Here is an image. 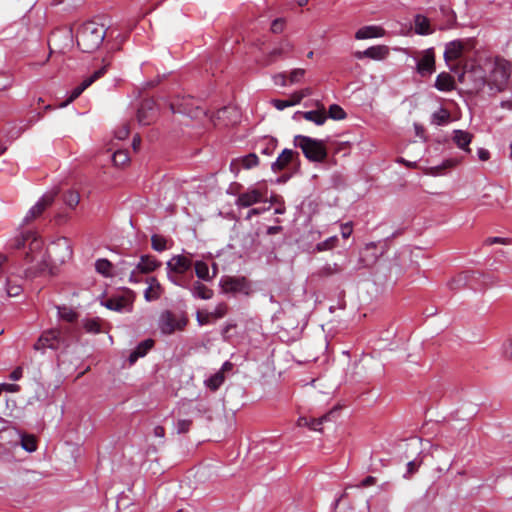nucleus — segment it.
<instances>
[{
	"mask_svg": "<svg viewBox=\"0 0 512 512\" xmlns=\"http://www.w3.org/2000/svg\"><path fill=\"white\" fill-rule=\"evenodd\" d=\"M159 108L153 99H144L137 111V120L140 125H150L158 116Z\"/></svg>",
	"mask_w": 512,
	"mask_h": 512,
	"instance_id": "14",
	"label": "nucleus"
},
{
	"mask_svg": "<svg viewBox=\"0 0 512 512\" xmlns=\"http://www.w3.org/2000/svg\"><path fill=\"white\" fill-rule=\"evenodd\" d=\"M292 50V44L287 40H282L277 43L266 55L263 60L264 65H270L283 56L287 55Z\"/></svg>",
	"mask_w": 512,
	"mask_h": 512,
	"instance_id": "15",
	"label": "nucleus"
},
{
	"mask_svg": "<svg viewBox=\"0 0 512 512\" xmlns=\"http://www.w3.org/2000/svg\"><path fill=\"white\" fill-rule=\"evenodd\" d=\"M58 318L62 321L73 323L78 319V313L71 307L62 305L57 306Z\"/></svg>",
	"mask_w": 512,
	"mask_h": 512,
	"instance_id": "33",
	"label": "nucleus"
},
{
	"mask_svg": "<svg viewBox=\"0 0 512 512\" xmlns=\"http://www.w3.org/2000/svg\"><path fill=\"white\" fill-rule=\"evenodd\" d=\"M297 115H301L305 120L313 122L318 126L323 125L327 120V115L324 110H311L305 112L297 111L294 117Z\"/></svg>",
	"mask_w": 512,
	"mask_h": 512,
	"instance_id": "28",
	"label": "nucleus"
},
{
	"mask_svg": "<svg viewBox=\"0 0 512 512\" xmlns=\"http://www.w3.org/2000/svg\"><path fill=\"white\" fill-rule=\"evenodd\" d=\"M96 271L104 277H112V263L104 258L98 259L95 262Z\"/></svg>",
	"mask_w": 512,
	"mask_h": 512,
	"instance_id": "39",
	"label": "nucleus"
},
{
	"mask_svg": "<svg viewBox=\"0 0 512 512\" xmlns=\"http://www.w3.org/2000/svg\"><path fill=\"white\" fill-rule=\"evenodd\" d=\"M385 35V30L377 25H368L361 27L355 33V38L357 40L363 39H371V38H380Z\"/></svg>",
	"mask_w": 512,
	"mask_h": 512,
	"instance_id": "22",
	"label": "nucleus"
},
{
	"mask_svg": "<svg viewBox=\"0 0 512 512\" xmlns=\"http://www.w3.org/2000/svg\"><path fill=\"white\" fill-rule=\"evenodd\" d=\"M489 76L488 86L496 92L504 91L511 76L512 66L510 62L504 58L496 57L494 60L488 61Z\"/></svg>",
	"mask_w": 512,
	"mask_h": 512,
	"instance_id": "2",
	"label": "nucleus"
},
{
	"mask_svg": "<svg viewBox=\"0 0 512 512\" xmlns=\"http://www.w3.org/2000/svg\"><path fill=\"white\" fill-rule=\"evenodd\" d=\"M154 341L152 339H146L140 342L136 348L130 353L128 361L130 365L136 363L139 358L144 357L153 347Z\"/></svg>",
	"mask_w": 512,
	"mask_h": 512,
	"instance_id": "24",
	"label": "nucleus"
},
{
	"mask_svg": "<svg viewBox=\"0 0 512 512\" xmlns=\"http://www.w3.org/2000/svg\"><path fill=\"white\" fill-rule=\"evenodd\" d=\"M30 124L20 125V126H13L11 129L7 132V136L11 139L18 138L23 131H25Z\"/></svg>",
	"mask_w": 512,
	"mask_h": 512,
	"instance_id": "51",
	"label": "nucleus"
},
{
	"mask_svg": "<svg viewBox=\"0 0 512 512\" xmlns=\"http://www.w3.org/2000/svg\"><path fill=\"white\" fill-rule=\"evenodd\" d=\"M415 32L419 35H428L433 32L430 28V23L427 17L423 15H416L414 19Z\"/></svg>",
	"mask_w": 512,
	"mask_h": 512,
	"instance_id": "32",
	"label": "nucleus"
},
{
	"mask_svg": "<svg viewBox=\"0 0 512 512\" xmlns=\"http://www.w3.org/2000/svg\"><path fill=\"white\" fill-rule=\"evenodd\" d=\"M196 276L203 281H211L214 276H210L208 264L204 261H196L194 264ZM215 275V273L213 274Z\"/></svg>",
	"mask_w": 512,
	"mask_h": 512,
	"instance_id": "36",
	"label": "nucleus"
},
{
	"mask_svg": "<svg viewBox=\"0 0 512 512\" xmlns=\"http://www.w3.org/2000/svg\"><path fill=\"white\" fill-rule=\"evenodd\" d=\"M472 135L463 130L453 131V141L462 150L470 152L469 144L471 143Z\"/></svg>",
	"mask_w": 512,
	"mask_h": 512,
	"instance_id": "29",
	"label": "nucleus"
},
{
	"mask_svg": "<svg viewBox=\"0 0 512 512\" xmlns=\"http://www.w3.org/2000/svg\"><path fill=\"white\" fill-rule=\"evenodd\" d=\"M258 163V156L255 153H249L233 159L230 163V170L237 174L241 169H251L256 167Z\"/></svg>",
	"mask_w": 512,
	"mask_h": 512,
	"instance_id": "16",
	"label": "nucleus"
},
{
	"mask_svg": "<svg viewBox=\"0 0 512 512\" xmlns=\"http://www.w3.org/2000/svg\"><path fill=\"white\" fill-rule=\"evenodd\" d=\"M47 253L54 263H66L73 256L72 244L68 238L59 237L49 244Z\"/></svg>",
	"mask_w": 512,
	"mask_h": 512,
	"instance_id": "6",
	"label": "nucleus"
},
{
	"mask_svg": "<svg viewBox=\"0 0 512 512\" xmlns=\"http://www.w3.org/2000/svg\"><path fill=\"white\" fill-rule=\"evenodd\" d=\"M192 265V260L189 257L176 255L167 262V270L173 273H186L191 269Z\"/></svg>",
	"mask_w": 512,
	"mask_h": 512,
	"instance_id": "18",
	"label": "nucleus"
},
{
	"mask_svg": "<svg viewBox=\"0 0 512 512\" xmlns=\"http://www.w3.org/2000/svg\"><path fill=\"white\" fill-rule=\"evenodd\" d=\"M341 271V268L338 266V264H328L323 268V272L325 275H331L334 273H339Z\"/></svg>",
	"mask_w": 512,
	"mask_h": 512,
	"instance_id": "62",
	"label": "nucleus"
},
{
	"mask_svg": "<svg viewBox=\"0 0 512 512\" xmlns=\"http://www.w3.org/2000/svg\"><path fill=\"white\" fill-rule=\"evenodd\" d=\"M219 285L224 294L248 296L251 291L250 282L243 276H223Z\"/></svg>",
	"mask_w": 512,
	"mask_h": 512,
	"instance_id": "7",
	"label": "nucleus"
},
{
	"mask_svg": "<svg viewBox=\"0 0 512 512\" xmlns=\"http://www.w3.org/2000/svg\"><path fill=\"white\" fill-rule=\"evenodd\" d=\"M148 287L144 291V298L147 302H152L159 299L162 295V287L155 277L146 279Z\"/></svg>",
	"mask_w": 512,
	"mask_h": 512,
	"instance_id": "21",
	"label": "nucleus"
},
{
	"mask_svg": "<svg viewBox=\"0 0 512 512\" xmlns=\"http://www.w3.org/2000/svg\"><path fill=\"white\" fill-rule=\"evenodd\" d=\"M434 86L441 92H450L455 89V80L449 73L441 72L436 77Z\"/></svg>",
	"mask_w": 512,
	"mask_h": 512,
	"instance_id": "26",
	"label": "nucleus"
},
{
	"mask_svg": "<svg viewBox=\"0 0 512 512\" xmlns=\"http://www.w3.org/2000/svg\"><path fill=\"white\" fill-rule=\"evenodd\" d=\"M507 239L502 237H489L485 240V245H493V244H506Z\"/></svg>",
	"mask_w": 512,
	"mask_h": 512,
	"instance_id": "64",
	"label": "nucleus"
},
{
	"mask_svg": "<svg viewBox=\"0 0 512 512\" xmlns=\"http://www.w3.org/2000/svg\"><path fill=\"white\" fill-rule=\"evenodd\" d=\"M151 246L157 252H162L167 249V240L160 235L154 234L151 237Z\"/></svg>",
	"mask_w": 512,
	"mask_h": 512,
	"instance_id": "45",
	"label": "nucleus"
},
{
	"mask_svg": "<svg viewBox=\"0 0 512 512\" xmlns=\"http://www.w3.org/2000/svg\"><path fill=\"white\" fill-rule=\"evenodd\" d=\"M284 29V20L281 18L275 19L271 24V31L273 33H281Z\"/></svg>",
	"mask_w": 512,
	"mask_h": 512,
	"instance_id": "60",
	"label": "nucleus"
},
{
	"mask_svg": "<svg viewBox=\"0 0 512 512\" xmlns=\"http://www.w3.org/2000/svg\"><path fill=\"white\" fill-rule=\"evenodd\" d=\"M68 346V341L60 329L54 328L47 330L41 334L37 342L34 344V349L42 353L47 348L52 350H59Z\"/></svg>",
	"mask_w": 512,
	"mask_h": 512,
	"instance_id": "4",
	"label": "nucleus"
},
{
	"mask_svg": "<svg viewBox=\"0 0 512 512\" xmlns=\"http://www.w3.org/2000/svg\"><path fill=\"white\" fill-rule=\"evenodd\" d=\"M105 35L106 29L103 24L94 21L85 22L77 31V45L83 52H93L100 47Z\"/></svg>",
	"mask_w": 512,
	"mask_h": 512,
	"instance_id": "1",
	"label": "nucleus"
},
{
	"mask_svg": "<svg viewBox=\"0 0 512 512\" xmlns=\"http://www.w3.org/2000/svg\"><path fill=\"white\" fill-rule=\"evenodd\" d=\"M129 135V125L123 124L119 129L115 131V137L119 140H124Z\"/></svg>",
	"mask_w": 512,
	"mask_h": 512,
	"instance_id": "57",
	"label": "nucleus"
},
{
	"mask_svg": "<svg viewBox=\"0 0 512 512\" xmlns=\"http://www.w3.org/2000/svg\"><path fill=\"white\" fill-rule=\"evenodd\" d=\"M170 108L173 113H182V114L190 113L187 103H171Z\"/></svg>",
	"mask_w": 512,
	"mask_h": 512,
	"instance_id": "55",
	"label": "nucleus"
},
{
	"mask_svg": "<svg viewBox=\"0 0 512 512\" xmlns=\"http://www.w3.org/2000/svg\"><path fill=\"white\" fill-rule=\"evenodd\" d=\"M225 381L222 371H217L204 381V384L211 391H216Z\"/></svg>",
	"mask_w": 512,
	"mask_h": 512,
	"instance_id": "35",
	"label": "nucleus"
},
{
	"mask_svg": "<svg viewBox=\"0 0 512 512\" xmlns=\"http://www.w3.org/2000/svg\"><path fill=\"white\" fill-rule=\"evenodd\" d=\"M481 204L492 208H503L507 197L502 186H491L486 189L481 198Z\"/></svg>",
	"mask_w": 512,
	"mask_h": 512,
	"instance_id": "13",
	"label": "nucleus"
},
{
	"mask_svg": "<svg viewBox=\"0 0 512 512\" xmlns=\"http://www.w3.org/2000/svg\"><path fill=\"white\" fill-rule=\"evenodd\" d=\"M29 238H33L32 242L30 244V246H31L30 249L31 250L38 249V248L41 247V245H42L41 240H38L33 233H28L27 236H22L21 238L15 239L14 243L12 244V246L17 248V249H19L22 246H24L25 242Z\"/></svg>",
	"mask_w": 512,
	"mask_h": 512,
	"instance_id": "38",
	"label": "nucleus"
},
{
	"mask_svg": "<svg viewBox=\"0 0 512 512\" xmlns=\"http://www.w3.org/2000/svg\"><path fill=\"white\" fill-rule=\"evenodd\" d=\"M388 48L383 45L371 46L363 51L365 57L373 60H383L388 55Z\"/></svg>",
	"mask_w": 512,
	"mask_h": 512,
	"instance_id": "31",
	"label": "nucleus"
},
{
	"mask_svg": "<svg viewBox=\"0 0 512 512\" xmlns=\"http://www.w3.org/2000/svg\"><path fill=\"white\" fill-rule=\"evenodd\" d=\"M459 81L461 83H469L471 89L476 92L482 90L486 84L488 85L486 70L480 65L475 64L465 66L464 71L459 76Z\"/></svg>",
	"mask_w": 512,
	"mask_h": 512,
	"instance_id": "5",
	"label": "nucleus"
},
{
	"mask_svg": "<svg viewBox=\"0 0 512 512\" xmlns=\"http://www.w3.org/2000/svg\"><path fill=\"white\" fill-rule=\"evenodd\" d=\"M83 328L88 333L98 334L101 332V323L98 318H89L83 320Z\"/></svg>",
	"mask_w": 512,
	"mask_h": 512,
	"instance_id": "41",
	"label": "nucleus"
},
{
	"mask_svg": "<svg viewBox=\"0 0 512 512\" xmlns=\"http://www.w3.org/2000/svg\"><path fill=\"white\" fill-rule=\"evenodd\" d=\"M417 72L426 76L432 74L435 70V57L432 49H427L421 59L417 62L416 65Z\"/></svg>",
	"mask_w": 512,
	"mask_h": 512,
	"instance_id": "19",
	"label": "nucleus"
},
{
	"mask_svg": "<svg viewBox=\"0 0 512 512\" xmlns=\"http://www.w3.org/2000/svg\"><path fill=\"white\" fill-rule=\"evenodd\" d=\"M337 244H338V237L331 236V237L327 238L326 240L317 243L315 249L318 252L328 251V250H331L334 247H336Z\"/></svg>",
	"mask_w": 512,
	"mask_h": 512,
	"instance_id": "43",
	"label": "nucleus"
},
{
	"mask_svg": "<svg viewBox=\"0 0 512 512\" xmlns=\"http://www.w3.org/2000/svg\"><path fill=\"white\" fill-rule=\"evenodd\" d=\"M267 144H268V146H267V147H265V148H263V149L261 150V152H262L263 154H267V155H269V154H272V153H273V151H274V149H275V147H276V141H275L273 138H269V139H267Z\"/></svg>",
	"mask_w": 512,
	"mask_h": 512,
	"instance_id": "63",
	"label": "nucleus"
},
{
	"mask_svg": "<svg viewBox=\"0 0 512 512\" xmlns=\"http://www.w3.org/2000/svg\"><path fill=\"white\" fill-rule=\"evenodd\" d=\"M227 305L225 303H219L215 309L210 313V315L214 318H222L226 315L227 313Z\"/></svg>",
	"mask_w": 512,
	"mask_h": 512,
	"instance_id": "54",
	"label": "nucleus"
},
{
	"mask_svg": "<svg viewBox=\"0 0 512 512\" xmlns=\"http://www.w3.org/2000/svg\"><path fill=\"white\" fill-rule=\"evenodd\" d=\"M273 81L276 85H279V86H286L287 83L289 82V80L287 79V76L285 73H279V74H276L274 77H273Z\"/></svg>",
	"mask_w": 512,
	"mask_h": 512,
	"instance_id": "61",
	"label": "nucleus"
},
{
	"mask_svg": "<svg viewBox=\"0 0 512 512\" xmlns=\"http://www.w3.org/2000/svg\"><path fill=\"white\" fill-rule=\"evenodd\" d=\"M187 322L188 320L184 314H175L166 310L161 313L158 326L162 334L170 335L177 330H183Z\"/></svg>",
	"mask_w": 512,
	"mask_h": 512,
	"instance_id": "8",
	"label": "nucleus"
},
{
	"mask_svg": "<svg viewBox=\"0 0 512 512\" xmlns=\"http://www.w3.org/2000/svg\"><path fill=\"white\" fill-rule=\"evenodd\" d=\"M464 46L460 40H454L446 44L444 59L447 63L461 57Z\"/></svg>",
	"mask_w": 512,
	"mask_h": 512,
	"instance_id": "25",
	"label": "nucleus"
},
{
	"mask_svg": "<svg viewBox=\"0 0 512 512\" xmlns=\"http://www.w3.org/2000/svg\"><path fill=\"white\" fill-rule=\"evenodd\" d=\"M116 267L120 275H127L129 277L130 271L134 268V262L128 259H121L116 264Z\"/></svg>",
	"mask_w": 512,
	"mask_h": 512,
	"instance_id": "46",
	"label": "nucleus"
},
{
	"mask_svg": "<svg viewBox=\"0 0 512 512\" xmlns=\"http://www.w3.org/2000/svg\"><path fill=\"white\" fill-rule=\"evenodd\" d=\"M341 235L344 239H347L351 236L353 232V226L351 222H346L341 224Z\"/></svg>",
	"mask_w": 512,
	"mask_h": 512,
	"instance_id": "59",
	"label": "nucleus"
},
{
	"mask_svg": "<svg viewBox=\"0 0 512 512\" xmlns=\"http://www.w3.org/2000/svg\"><path fill=\"white\" fill-rule=\"evenodd\" d=\"M89 86H91V81H82L80 85H78L77 87H75L68 99L63 102L60 107H65L67 106L68 104H70L71 102H73L75 99H77Z\"/></svg>",
	"mask_w": 512,
	"mask_h": 512,
	"instance_id": "37",
	"label": "nucleus"
},
{
	"mask_svg": "<svg viewBox=\"0 0 512 512\" xmlns=\"http://www.w3.org/2000/svg\"><path fill=\"white\" fill-rule=\"evenodd\" d=\"M299 154L292 149H284L277 159L271 164L273 172H280L285 169L289 163H291L295 156Z\"/></svg>",
	"mask_w": 512,
	"mask_h": 512,
	"instance_id": "20",
	"label": "nucleus"
},
{
	"mask_svg": "<svg viewBox=\"0 0 512 512\" xmlns=\"http://www.w3.org/2000/svg\"><path fill=\"white\" fill-rule=\"evenodd\" d=\"M266 196V187L251 186L238 195L235 204L238 208H248L254 204L265 201Z\"/></svg>",
	"mask_w": 512,
	"mask_h": 512,
	"instance_id": "10",
	"label": "nucleus"
},
{
	"mask_svg": "<svg viewBox=\"0 0 512 512\" xmlns=\"http://www.w3.org/2000/svg\"><path fill=\"white\" fill-rule=\"evenodd\" d=\"M329 117L334 120H343L346 117V113L342 107L337 104H332L328 110Z\"/></svg>",
	"mask_w": 512,
	"mask_h": 512,
	"instance_id": "47",
	"label": "nucleus"
},
{
	"mask_svg": "<svg viewBox=\"0 0 512 512\" xmlns=\"http://www.w3.org/2000/svg\"><path fill=\"white\" fill-rule=\"evenodd\" d=\"M422 461L418 459L411 460L407 463V472L404 474V478H409L414 474L420 467Z\"/></svg>",
	"mask_w": 512,
	"mask_h": 512,
	"instance_id": "52",
	"label": "nucleus"
},
{
	"mask_svg": "<svg viewBox=\"0 0 512 512\" xmlns=\"http://www.w3.org/2000/svg\"><path fill=\"white\" fill-rule=\"evenodd\" d=\"M58 194V191H49L42 195V197L33 205L28 212L26 213L25 217L23 218L22 224L27 225L30 222L34 221L38 217L42 215V213L45 211L47 207L52 205L54 202L56 196Z\"/></svg>",
	"mask_w": 512,
	"mask_h": 512,
	"instance_id": "11",
	"label": "nucleus"
},
{
	"mask_svg": "<svg viewBox=\"0 0 512 512\" xmlns=\"http://www.w3.org/2000/svg\"><path fill=\"white\" fill-rule=\"evenodd\" d=\"M8 437L13 441L14 446L20 445L25 451L31 453L36 451L37 444L34 436L21 434L18 430L6 429L1 432L0 438Z\"/></svg>",
	"mask_w": 512,
	"mask_h": 512,
	"instance_id": "12",
	"label": "nucleus"
},
{
	"mask_svg": "<svg viewBox=\"0 0 512 512\" xmlns=\"http://www.w3.org/2000/svg\"><path fill=\"white\" fill-rule=\"evenodd\" d=\"M64 203L69 207L74 209L80 201V195L77 191L68 190L63 195Z\"/></svg>",
	"mask_w": 512,
	"mask_h": 512,
	"instance_id": "42",
	"label": "nucleus"
},
{
	"mask_svg": "<svg viewBox=\"0 0 512 512\" xmlns=\"http://www.w3.org/2000/svg\"><path fill=\"white\" fill-rule=\"evenodd\" d=\"M130 160V157L128 155V151L126 150H117L112 155V161L115 166H123L127 164Z\"/></svg>",
	"mask_w": 512,
	"mask_h": 512,
	"instance_id": "44",
	"label": "nucleus"
},
{
	"mask_svg": "<svg viewBox=\"0 0 512 512\" xmlns=\"http://www.w3.org/2000/svg\"><path fill=\"white\" fill-rule=\"evenodd\" d=\"M294 145L301 148L304 156L310 161L322 162L327 157V152L322 141L308 136L296 135Z\"/></svg>",
	"mask_w": 512,
	"mask_h": 512,
	"instance_id": "3",
	"label": "nucleus"
},
{
	"mask_svg": "<svg viewBox=\"0 0 512 512\" xmlns=\"http://www.w3.org/2000/svg\"><path fill=\"white\" fill-rule=\"evenodd\" d=\"M194 298L202 300H209L213 297V290L202 284L200 281H196L193 285L188 288Z\"/></svg>",
	"mask_w": 512,
	"mask_h": 512,
	"instance_id": "27",
	"label": "nucleus"
},
{
	"mask_svg": "<svg viewBox=\"0 0 512 512\" xmlns=\"http://www.w3.org/2000/svg\"><path fill=\"white\" fill-rule=\"evenodd\" d=\"M329 415H324L320 418H312L308 419L307 417H299L297 420V425L299 427H308L314 431H321V425L324 421L328 420Z\"/></svg>",
	"mask_w": 512,
	"mask_h": 512,
	"instance_id": "30",
	"label": "nucleus"
},
{
	"mask_svg": "<svg viewBox=\"0 0 512 512\" xmlns=\"http://www.w3.org/2000/svg\"><path fill=\"white\" fill-rule=\"evenodd\" d=\"M450 166H452V163H451L450 161H446V162H444V163H443L442 165H440V166L430 167V168L427 170V172H426V173H427V174H429V175H432V176H437V175H439V174H440V171H441L442 169H445V168L450 167Z\"/></svg>",
	"mask_w": 512,
	"mask_h": 512,
	"instance_id": "56",
	"label": "nucleus"
},
{
	"mask_svg": "<svg viewBox=\"0 0 512 512\" xmlns=\"http://www.w3.org/2000/svg\"><path fill=\"white\" fill-rule=\"evenodd\" d=\"M192 421L189 419H179L175 423V428L178 434L186 433L191 427Z\"/></svg>",
	"mask_w": 512,
	"mask_h": 512,
	"instance_id": "50",
	"label": "nucleus"
},
{
	"mask_svg": "<svg viewBox=\"0 0 512 512\" xmlns=\"http://www.w3.org/2000/svg\"><path fill=\"white\" fill-rule=\"evenodd\" d=\"M102 305L107 309L116 311V312H129L131 311L130 303L121 296L111 297L102 302Z\"/></svg>",
	"mask_w": 512,
	"mask_h": 512,
	"instance_id": "23",
	"label": "nucleus"
},
{
	"mask_svg": "<svg viewBox=\"0 0 512 512\" xmlns=\"http://www.w3.org/2000/svg\"><path fill=\"white\" fill-rule=\"evenodd\" d=\"M450 113L444 109L440 108L435 111L431 116V123L437 126H442L449 121Z\"/></svg>",
	"mask_w": 512,
	"mask_h": 512,
	"instance_id": "40",
	"label": "nucleus"
},
{
	"mask_svg": "<svg viewBox=\"0 0 512 512\" xmlns=\"http://www.w3.org/2000/svg\"><path fill=\"white\" fill-rule=\"evenodd\" d=\"M272 105L279 111L284 110L287 107L293 106V103H289V100H282V99H274L272 100Z\"/></svg>",
	"mask_w": 512,
	"mask_h": 512,
	"instance_id": "58",
	"label": "nucleus"
},
{
	"mask_svg": "<svg viewBox=\"0 0 512 512\" xmlns=\"http://www.w3.org/2000/svg\"><path fill=\"white\" fill-rule=\"evenodd\" d=\"M161 266V262L151 255H141L137 262H134V268L129 273L130 283H139L140 274H148Z\"/></svg>",
	"mask_w": 512,
	"mask_h": 512,
	"instance_id": "9",
	"label": "nucleus"
},
{
	"mask_svg": "<svg viewBox=\"0 0 512 512\" xmlns=\"http://www.w3.org/2000/svg\"><path fill=\"white\" fill-rule=\"evenodd\" d=\"M22 292V287L18 283H13L10 279L6 281V294L8 297H16Z\"/></svg>",
	"mask_w": 512,
	"mask_h": 512,
	"instance_id": "48",
	"label": "nucleus"
},
{
	"mask_svg": "<svg viewBox=\"0 0 512 512\" xmlns=\"http://www.w3.org/2000/svg\"><path fill=\"white\" fill-rule=\"evenodd\" d=\"M167 276L170 282H172L174 285L188 289L190 287L191 279L193 278L192 275L190 277H186L185 273H173V272H167Z\"/></svg>",
	"mask_w": 512,
	"mask_h": 512,
	"instance_id": "34",
	"label": "nucleus"
},
{
	"mask_svg": "<svg viewBox=\"0 0 512 512\" xmlns=\"http://www.w3.org/2000/svg\"><path fill=\"white\" fill-rule=\"evenodd\" d=\"M239 113L235 107L226 106L219 109L215 116L212 118L214 124H217V121L222 122L223 125H232L238 121Z\"/></svg>",
	"mask_w": 512,
	"mask_h": 512,
	"instance_id": "17",
	"label": "nucleus"
},
{
	"mask_svg": "<svg viewBox=\"0 0 512 512\" xmlns=\"http://www.w3.org/2000/svg\"><path fill=\"white\" fill-rule=\"evenodd\" d=\"M305 75V70L301 68L294 69L290 72L288 80L289 84L300 83Z\"/></svg>",
	"mask_w": 512,
	"mask_h": 512,
	"instance_id": "49",
	"label": "nucleus"
},
{
	"mask_svg": "<svg viewBox=\"0 0 512 512\" xmlns=\"http://www.w3.org/2000/svg\"><path fill=\"white\" fill-rule=\"evenodd\" d=\"M107 67H108L107 64L103 65L101 68L94 71V73L92 75L86 77L84 79V81H91V85H92L96 80L101 78L106 73Z\"/></svg>",
	"mask_w": 512,
	"mask_h": 512,
	"instance_id": "53",
	"label": "nucleus"
}]
</instances>
